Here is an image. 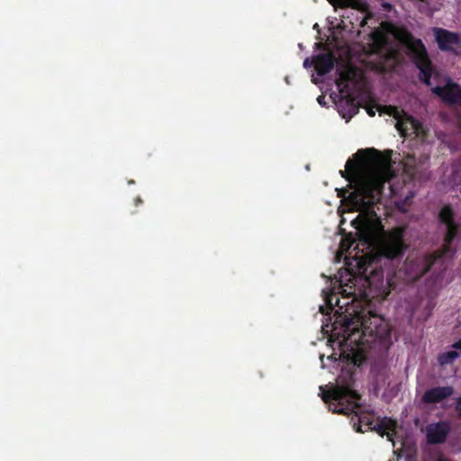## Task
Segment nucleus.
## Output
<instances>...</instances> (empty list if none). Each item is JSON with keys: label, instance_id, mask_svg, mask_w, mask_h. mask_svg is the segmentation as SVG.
I'll list each match as a JSON object with an SVG mask.
<instances>
[{"label": "nucleus", "instance_id": "39448f33", "mask_svg": "<svg viewBox=\"0 0 461 461\" xmlns=\"http://www.w3.org/2000/svg\"><path fill=\"white\" fill-rule=\"evenodd\" d=\"M371 266L363 267L360 266L359 272L366 276L365 282L367 285V291L365 292L366 296H370L378 301H384L389 296L392 290L396 289L395 276H387L384 282V272L382 269L372 268L368 273V268Z\"/></svg>", "mask_w": 461, "mask_h": 461}, {"label": "nucleus", "instance_id": "c756f323", "mask_svg": "<svg viewBox=\"0 0 461 461\" xmlns=\"http://www.w3.org/2000/svg\"><path fill=\"white\" fill-rule=\"evenodd\" d=\"M438 461H450V460L448 458L440 456V457H438Z\"/></svg>", "mask_w": 461, "mask_h": 461}, {"label": "nucleus", "instance_id": "7c9ffc66", "mask_svg": "<svg viewBox=\"0 0 461 461\" xmlns=\"http://www.w3.org/2000/svg\"><path fill=\"white\" fill-rule=\"evenodd\" d=\"M429 158H425L424 160H421V158L419 159V164H423L426 160H428Z\"/></svg>", "mask_w": 461, "mask_h": 461}, {"label": "nucleus", "instance_id": "0eeeda50", "mask_svg": "<svg viewBox=\"0 0 461 461\" xmlns=\"http://www.w3.org/2000/svg\"><path fill=\"white\" fill-rule=\"evenodd\" d=\"M438 259L440 255L434 252L420 257H408L396 275L408 283L415 282L428 273Z\"/></svg>", "mask_w": 461, "mask_h": 461}, {"label": "nucleus", "instance_id": "423d86ee", "mask_svg": "<svg viewBox=\"0 0 461 461\" xmlns=\"http://www.w3.org/2000/svg\"><path fill=\"white\" fill-rule=\"evenodd\" d=\"M406 233V226H396L386 231L380 246L381 255L387 259L401 260L409 249Z\"/></svg>", "mask_w": 461, "mask_h": 461}, {"label": "nucleus", "instance_id": "bb28decb", "mask_svg": "<svg viewBox=\"0 0 461 461\" xmlns=\"http://www.w3.org/2000/svg\"><path fill=\"white\" fill-rule=\"evenodd\" d=\"M367 113L370 115V116H375V111L373 110L372 107L368 108L367 109Z\"/></svg>", "mask_w": 461, "mask_h": 461}, {"label": "nucleus", "instance_id": "f3484780", "mask_svg": "<svg viewBox=\"0 0 461 461\" xmlns=\"http://www.w3.org/2000/svg\"><path fill=\"white\" fill-rule=\"evenodd\" d=\"M438 219L446 225L455 222L452 208L448 205L444 206L439 212Z\"/></svg>", "mask_w": 461, "mask_h": 461}, {"label": "nucleus", "instance_id": "aec40b11", "mask_svg": "<svg viewBox=\"0 0 461 461\" xmlns=\"http://www.w3.org/2000/svg\"><path fill=\"white\" fill-rule=\"evenodd\" d=\"M330 4H339L342 7H353L357 8L359 5L358 0H329Z\"/></svg>", "mask_w": 461, "mask_h": 461}, {"label": "nucleus", "instance_id": "9b49d317", "mask_svg": "<svg viewBox=\"0 0 461 461\" xmlns=\"http://www.w3.org/2000/svg\"><path fill=\"white\" fill-rule=\"evenodd\" d=\"M454 393L452 386H437L427 390L422 395V402L428 404H435L450 397Z\"/></svg>", "mask_w": 461, "mask_h": 461}, {"label": "nucleus", "instance_id": "1a4fd4ad", "mask_svg": "<svg viewBox=\"0 0 461 461\" xmlns=\"http://www.w3.org/2000/svg\"><path fill=\"white\" fill-rule=\"evenodd\" d=\"M451 431V425L447 420L429 423L426 427L427 441L430 445L444 443Z\"/></svg>", "mask_w": 461, "mask_h": 461}, {"label": "nucleus", "instance_id": "b1692460", "mask_svg": "<svg viewBox=\"0 0 461 461\" xmlns=\"http://www.w3.org/2000/svg\"><path fill=\"white\" fill-rule=\"evenodd\" d=\"M455 409H456V411L458 413V415L461 416V396L456 398Z\"/></svg>", "mask_w": 461, "mask_h": 461}, {"label": "nucleus", "instance_id": "6e6552de", "mask_svg": "<svg viewBox=\"0 0 461 461\" xmlns=\"http://www.w3.org/2000/svg\"><path fill=\"white\" fill-rule=\"evenodd\" d=\"M432 32L441 51L456 55L461 54V51H459L461 50V33L440 27H434Z\"/></svg>", "mask_w": 461, "mask_h": 461}, {"label": "nucleus", "instance_id": "20e7f679", "mask_svg": "<svg viewBox=\"0 0 461 461\" xmlns=\"http://www.w3.org/2000/svg\"><path fill=\"white\" fill-rule=\"evenodd\" d=\"M407 54L419 69V79L426 86H430L435 67L430 60L427 49L420 39L414 38L411 33L406 36Z\"/></svg>", "mask_w": 461, "mask_h": 461}, {"label": "nucleus", "instance_id": "7ed1b4c3", "mask_svg": "<svg viewBox=\"0 0 461 461\" xmlns=\"http://www.w3.org/2000/svg\"><path fill=\"white\" fill-rule=\"evenodd\" d=\"M339 322L342 327L343 342L359 345L366 336H377L382 318L371 311L353 307L346 309V313L335 324Z\"/></svg>", "mask_w": 461, "mask_h": 461}, {"label": "nucleus", "instance_id": "c85d7f7f", "mask_svg": "<svg viewBox=\"0 0 461 461\" xmlns=\"http://www.w3.org/2000/svg\"><path fill=\"white\" fill-rule=\"evenodd\" d=\"M142 203V200L140 197L136 198V200H135L136 205H138L139 203Z\"/></svg>", "mask_w": 461, "mask_h": 461}, {"label": "nucleus", "instance_id": "473e14b6", "mask_svg": "<svg viewBox=\"0 0 461 461\" xmlns=\"http://www.w3.org/2000/svg\"><path fill=\"white\" fill-rule=\"evenodd\" d=\"M460 193H461V188H460Z\"/></svg>", "mask_w": 461, "mask_h": 461}, {"label": "nucleus", "instance_id": "f03ea898", "mask_svg": "<svg viewBox=\"0 0 461 461\" xmlns=\"http://www.w3.org/2000/svg\"><path fill=\"white\" fill-rule=\"evenodd\" d=\"M355 375L351 371H342L339 375L337 384L328 391H321L322 401L329 405V410L333 413L349 415L355 413L358 424H354L357 432H363L361 427L366 426L367 430L375 431L381 437L386 436L388 440L393 441L396 433L397 422L389 417L375 419L374 411H364L357 412L360 408V393L354 389Z\"/></svg>", "mask_w": 461, "mask_h": 461}, {"label": "nucleus", "instance_id": "ddd939ff", "mask_svg": "<svg viewBox=\"0 0 461 461\" xmlns=\"http://www.w3.org/2000/svg\"><path fill=\"white\" fill-rule=\"evenodd\" d=\"M336 59L331 53H321L313 58L314 68L319 76L330 73L335 65Z\"/></svg>", "mask_w": 461, "mask_h": 461}, {"label": "nucleus", "instance_id": "a878e982", "mask_svg": "<svg viewBox=\"0 0 461 461\" xmlns=\"http://www.w3.org/2000/svg\"><path fill=\"white\" fill-rule=\"evenodd\" d=\"M317 101H318V103H319L320 104H324V96H323V95H320V96H318Z\"/></svg>", "mask_w": 461, "mask_h": 461}, {"label": "nucleus", "instance_id": "2eb2a0df", "mask_svg": "<svg viewBox=\"0 0 461 461\" xmlns=\"http://www.w3.org/2000/svg\"><path fill=\"white\" fill-rule=\"evenodd\" d=\"M414 157H409L404 165V170L412 179L420 177V168Z\"/></svg>", "mask_w": 461, "mask_h": 461}, {"label": "nucleus", "instance_id": "5701e85b", "mask_svg": "<svg viewBox=\"0 0 461 461\" xmlns=\"http://www.w3.org/2000/svg\"><path fill=\"white\" fill-rule=\"evenodd\" d=\"M340 175L342 177L346 178L347 180L351 181L352 176H354L351 173H348L346 169L345 171L340 170Z\"/></svg>", "mask_w": 461, "mask_h": 461}, {"label": "nucleus", "instance_id": "4468645a", "mask_svg": "<svg viewBox=\"0 0 461 461\" xmlns=\"http://www.w3.org/2000/svg\"><path fill=\"white\" fill-rule=\"evenodd\" d=\"M383 113L389 114L390 116H393L394 119L397 120L396 122V128L400 131V133L404 136L406 135V122L403 121L402 117L407 116V114L402 111L400 110L396 106L392 105H384L383 107Z\"/></svg>", "mask_w": 461, "mask_h": 461}, {"label": "nucleus", "instance_id": "393cba45", "mask_svg": "<svg viewBox=\"0 0 461 461\" xmlns=\"http://www.w3.org/2000/svg\"><path fill=\"white\" fill-rule=\"evenodd\" d=\"M452 347L456 349H461V338Z\"/></svg>", "mask_w": 461, "mask_h": 461}, {"label": "nucleus", "instance_id": "cd10ccee", "mask_svg": "<svg viewBox=\"0 0 461 461\" xmlns=\"http://www.w3.org/2000/svg\"><path fill=\"white\" fill-rule=\"evenodd\" d=\"M303 66H304V68H308V67L310 66L309 59H306L303 61Z\"/></svg>", "mask_w": 461, "mask_h": 461}, {"label": "nucleus", "instance_id": "f257e3e1", "mask_svg": "<svg viewBox=\"0 0 461 461\" xmlns=\"http://www.w3.org/2000/svg\"><path fill=\"white\" fill-rule=\"evenodd\" d=\"M361 153L371 156L363 159L365 172L357 176L356 189L349 192L347 197L352 210L360 212L352 221L357 230L369 229L378 220L375 205L381 200L384 184L392 177L390 157L383 158L381 153L374 148L360 149L357 155Z\"/></svg>", "mask_w": 461, "mask_h": 461}, {"label": "nucleus", "instance_id": "dca6fc26", "mask_svg": "<svg viewBox=\"0 0 461 461\" xmlns=\"http://www.w3.org/2000/svg\"><path fill=\"white\" fill-rule=\"evenodd\" d=\"M458 357L459 353L456 350L443 352L438 356V362L441 366H444L452 364Z\"/></svg>", "mask_w": 461, "mask_h": 461}, {"label": "nucleus", "instance_id": "6ab92c4d", "mask_svg": "<svg viewBox=\"0 0 461 461\" xmlns=\"http://www.w3.org/2000/svg\"><path fill=\"white\" fill-rule=\"evenodd\" d=\"M353 73L350 69H344L339 72V77L336 79V85L340 87L341 85L347 86V83L351 81Z\"/></svg>", "mask_w": 461, "mask_h": 461}, {"label": "nucleus", "instance_id": "412c9836", "mask_svg": "<svg viewBox=\"0 0 461 461\" xmlns=\"http://www.w3.org/2000/svg\"><path fill=\"white\" fill-rule=\"evenodd\" d=\"M436 305L435 298L433 296H429L427 299L426 304L424 306V315L426 318L429 317L432 310Z\"/></svg>", "mask_w": 461, "mask_h": 461}, {"label": "nucleus", "instance_id": "a211bd4d", "mask_svg": "<svg viewBox=\"0 0 461 461\" xmlns=\"http://www.w3.org/2000/svg\"><path fill=\"white\" fill-rule=\"evenodd\" d=\"M449 183L454 187H457L461 185V166L460 165H455L453 167L452 173L449 176Z\"/></svg>", "mask_w": 461, "mask_h": 461}, {"label": "nucleus", "instance_id": "4be33fe9", "mask_svg": "<svg viewBox=\"0 0 461 461\" xmlns=\"http://www.w3.org/2000/svg\"><path fill=\"white\" fill-rule=\"evenodd\" d=\"M345 168L348 173H351L355 176L357 171V163H355L349 159L347 161Z\"/></svg>", "mask_w": 461, "mask_h": 461}, {"label": "nucleus", "instance_id": "9d476101", "mask_svg": "<svg viewBox=\"0 0 461 461\" xmlns=\"http://www.w3.org/2000/svg\"><path fill=\"white\" fill-rule=\"evenodd\" d=\"M432 91L440 96L445 103L458 106L461 109V86L457 83L449 81L443 86L434 87Z\"/></svg>", "mask_w": 461, "mask_h": 461}, {"label": "nucleus", "instance_id": "f8f14e48", "mask_svg": "<svg viewBox=\"0 0 461 461\" xmlns=\"http://www.w3.org/2000/svg\"><path fill=\"white\" fill-rule=\"evenodd\" d=\"M458 226L456 222L447 225V232L444 238V242L441 249L434 251L436 255H440V258L451 257L454 251L451 245L457 235Z\"/></svg>", "mask_w": 461, "mask_h": 461}, {"label": "nucleus", "instance_id": "2f4dec72", "mask_svg": "<svg viewBox=\"0 0 461 461\" xmlns=\"http://www.w3.org/2000/svg\"><path fill=\"white\" fill-rule=\"evenodd\" d=\"M368 238H365V242L367 243Z\"/></svg>", "mask_w": 461, "mask_h": 461}]
</instances>
